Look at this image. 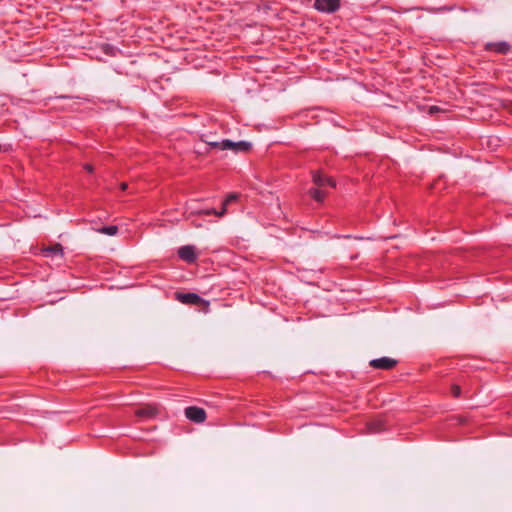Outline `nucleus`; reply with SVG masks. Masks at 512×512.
I'll return each instance as SVG.
<instances>
[{"label": "nucleus", "mask_w": 512, "mask_h": 512, "mask_svg": "<svg viewBox=\"0 0 512 512\" xmlns=\"http://www.w3.org/2000/svg\"><path fill=\"white\" fill-rule=\"evenodd\" d=\"M206 143L209 145L210 148L212 149H219V150H222V144H221V141H212V142H209V141H206Z\"/></svg>", "instance_id": "nucleus-17"}, {"label": "nucleus", "mask_w": 512, "mask_h": 512, "mask_svg": "<svg viewBox=\"0 0 512 512\" xmlns=\"http://www.w3.org/2000/svg\"><path fill=\"white\" fill-rule=\"evenodd\" d=\"M158 415V409L156 406L148 404L139 407L135 410V416L142 420L153 419Z\"/></svg>", "instance_id": "nucleus-5"}, {"label": "nucleus", "mask_w": 512, "mask_h": 512, "mask_svg": "<svg viewBox=\"0 0 512 512\" xmlns=\"http://www.w3.org/2000/svg\"><path fill=\"white\" fill-rule=\"evenodd\" d=\"M367 429L371 434L379 433L385 430L384 421L382 419L371 421L367 424Z\"/></svg>", "instance_id": "nucleus-11"}, {"label": "nucleus", "mask_w": 512, "mask_h": 512, "mask_svg": "<svg viewBox=\"0 0 512 512\" xmlns=\"http://www.w3.org/2000/svg\"><path fill=\"white\" fill-rule=\"evenodd\" d=\"M42 253L45 257H59L63 258L64 251L61 244L56 243L53 246L46 247L42 250Z\"/></svg>", "instance_id": "nucleus-10"}, {"label": "nucleus", "mask_w": 512, "mask_h": 512, "mask_svg": "<svg viewBox=\"0 0 512 512\" xmlns=\"http://www.w3.org/2000/svg\"><path fill=\"white\" fill-rule=\"evenodd\" d=\"M191 214L195 215H216L218 217H222L226 214V209L221 208V210H216L214 208L211 209H201V210H195L192 211Z\"/></svg>", "instance_id": "nucleus-12"}, {"label": "nucleus", "mask_w": 512, "mask_h": 512, "mask_svg": "<svg viewBox=\"0 0 512 512\" xmlns=\"http://www.w3.org/2000/svg\"><path fill=\"white\" fill-rule=\"evenodd\" d=\"M84 169L89 173H92L94 171V168L91 164H85Z\"/></svg>", "instance_id": "nucleus-19"}, {"label": "nucleus", "mask_w": 512, "mask_h": 512, "mask_svg": "<svg viewBox=\"0 0 512 512\" xmlns=\"http://www.w3.org/2000/svg\"><path fill=\"white\" fill-rule=\"evenodd\" d=\"M98 231L102 234L114 236L118 232V227L116 225L104 226L100 228Z\"/></svg>", "instance_id": "nucleus-14"}, {"label": "nucleus", "mask_w": 512, "mask_h": 512, "mask_svg": "<svg viewBox=\"0 0 512 512\" xmlns=\"http://www.w3.org/2000/svg\"><path fill=\"white\" fill-rule=\"evenodd\" d=\"M440 111V108L438 106H430L429 113L434 114Z\"/></svg>", "instance_id": "nucleus-18"}, {"label": "nucleus", "mask_w": 512, "mask_h": 512, "mask_svg": "<svg viewBox=\"0 0 512 512\" xmlns=\"http://www.w3.org/2000/svg\"><path fill=\"white\" fill-rule=\"evenodd\" d=\"M178 256L183 261L191 264L197 260L196 249L193 245H185L179 248Z\"/></svg>", "instance_id": "nucleus-6"}, {"label": "nucleus", "mask_w": 512, "mask_h": 512, "mask_svg": "<svg viewBox=\"0 0 512 512\" xmlns=\"http://www.w3.org/2000/svg\"><path fill=\"white\" fill-rule=\"evenodd\" d=\"M510 49L511 45L506 41L488 42L485 44V50L487 52H493L496 54H506Z\"/></svg>", "instance_id": "nucleus-7"}, {"label": "nucleus", "mask_w": 512, "mask_h": 512, "mask_svg": "<svg viewBox=\"0 0 512 512\" xmlns=\"http://www.w3.org/2000/svg\"><path fill=\"white\" fill-rule=\"evenodd\" d=\"M309 194L317 202H322L325 198V193L318 188H311Z\"/></svg>", "instance_id": "nucleus-13"}, {"label": "nucleus", "mask_w": 512, "mask_h": 512, "mask_svg": "<svg viewBox=\"0 0 512 512\" xmlns=\"http://www.w3.org/2000/svg\"><path fill=\"white\" fill-rule=\"evenodd\" d=\"M176 299L179 300L183 304L188 305H200L204 302V300L196 293H177Z\"/></svg>", "instance_id": "nucleus-8"}, {"label": "nucleus", "mask_w": 512, "mask_h": 512, "mask_svg": "<svg viewBox=\"0 0 512 512\" xmlns=\"http://www.w3.org/2000/svg\"><path fill=\"white\" fill-rule=\"evenodd\" d=\"M451 393H452V395H453L455 398L460 397V395H461V388H460V386H459V385H457V384H453V385L451 386Z\"/></svg>", "instance_id": "nucleus-16"}, {"label": "nucleus", "mask_w": 512, "mask_h": 512, "mask_svg": "<svg viewBox=\"0 0 512 512\" xmlns=\"http://www.w3.org/2000/svg\"><path fill=\"white\" fill-rule=\"evenodd\" d=\"M397 363L398 361L396 359L385 356L371 360L369 365L378 370H392Z\"/></svg>", "instance_id": "nucleus-3"}, {"label": "nucleus", "mask_w": 512, "mask_h": 512, "mask_svg": "<svg viewBox=\"0 0 512 512\" xmlns=\"http://www.w3.org/2000/svg\"><path fill=\"white\" fill-rule=\"evenodd\" d=\"M340 7V0H315L314 8L320 12L333 13Z\"/></svg>", "instance_id": "nucleus-2"}, {"label": "nucleus", "mask_w": 512, "mask_h": 512, "mask_svg": "<svg viewBox=\"0 0 512 512\" xmlns=\"http://www.w3.org/2000/svg\"><path fill=\"white\" fill-rule=\"evenodd\" d=\"M313 182L318 186L322 187L325 185H329L331 187H336V182L334 179L322 175L319 171L313 172Z\"/></svg>", "instance_id": "nucleus-9"}, {"label": "nucleus", "mask_w": 512, "mask_h": 512, "mask_svg": "<svg viewBox=\"0 0 512 512\" xmlns=\"http://www.w3.org/2000/svg\"><path fill=\"white\" fill-rule=\"evenodd\" d=\"M185 416L195 423H203L206 420V412L203 408L189 406L185 409Z\"/></svg>", "instance_id": "nucleus-4"}, {"label": "nucleus", "mask_w": 512, "mask_h": 512, "mask_svg": "<svg viewBox=\"0 0 512 512\" xmlns=\"http://www.w3.org/2000/svg\"><path fill=\"white\" fill-rule=\"evenodd\" d=\"M222 150H232L235 153L248 152L252 148V144L248 141L233 142L229 139L221 140Z\"/></svg>", "instance_id": "nucleus-1"}, {"label": "nucleus", "mask_w": 512, "mask_h": 512, "mask_svg": "<svg viewBox=\"0 0 512 512\" xmlns=\"http://www.w3.org/2000/svg\"><path fill=\"white\" fill-rule=\"evenodd\" d=\"M120 188H121V190L124 191V190H126L128 188V184L126 182H123V183L120 184Z\"/></svg>", "instance_id": "nucleus-20"}, {"label": "nucleus", "mask_w": 512, "mask_h": 512, "mask_svg": "<svg viewBox=\"0 0 512 512\" xmlns=\"http://www.w3.org/2000/svg\"><path fill=\"white\" fill-rule=\"evenodd\" d=\"M237 199V195L236 194H229L223 201L222 203V208H225L227 210V206L235 201Z\"/></svg>", "instance_id": "nucleus-15"}]
</instances>
